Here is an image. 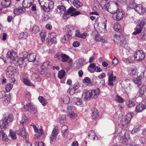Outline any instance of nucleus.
I'll return each instance as SVG.
<instances>
[{"mask_svg":"<svg viewBox=\"0 0 146 146\" xmlns=\"http://www.w3.org/2000/svg\"><path fill=\"white\" fill-rule=\"evenodd\" d=\"M140 129L139 127H134L133 130L131 131V133L132 134H134L135 133H136L140 131Z\"/></svg>","mask_w":146,"mask_h":146,"instance_id":"56","label":"nucleus"},{"mask_svg":"<svg viewBox=\"0 0 146 146\" xmlns=\"http://www.w3.org/2000/svg\"><path fill=\"white\" fill-rule=\"evenodd\" d=\"M134 114L133 113H129L126 115L125 119L124 120L127 124L129 123L131 121V119L133 116Z\"/></svg>","mask_w":146,"mask_h":146,"instance_id":"21","label":"nucleus"},{"mask_svg":"<svg viewBox=\"0 0 146 146\" xmlns=\"http://www.w3.org/2000/svg\"><path fill=\"white\" fill-rule=\"evenodd\" d=\"M92 117L93 119L96 120L99 117V111L95 108H92Z\"/></svg>","mask_w":146,"mask_h":146,"instance_id":"13","label":"nucleus"},{"mask_svg":"<svg viewBox=\"0 0 146 146\" xmlns=\"http://www.w3.org/2000/svg\"><path fill=\"white\" fill-rule=\"evenodd\" d=\"M61 57V61L63 62H65L67 60L68 56L65 54H62Z\"/></svg>","mask_w":146,"mask_h":146,"instance_id":"48","label":"nucleus"},{"mask_svg":"<svg viewBox=\"0 0 146 146\" xmlns=\"http://www.w3.org/2000/svg\"><path fill=\"white\" fill-rule=\"evenodd\" d=\"M24 60H23V58L20 57L18 60L17 64H18L20 68H22V64L24 63Z\"/></svg>","mask_w":146,"mask_h":146,"instance_id":"42","label":"nucleus"},{"mask_svg":"<svg viewBox=\"0 0 146 146\" xmlns=\"http://www.w3.org/2000/svg\"><path fill=\"white\" fill-rule=\"evenodd\" d=\"M100 89L98 88L95 90L90 91V94L91 95V98H96L100 93Z\"/></svg>","mask_w":146,"mask_h":146,"instance_id":"17","label":"nucleus"},{"mask_svg":"<svg viewBox=\"0 0 146 146\" xmlns=\"http://www.w3.org/2000/svg\"><path fill=\"white\" fill-rule=\"evenodd\" d=\"M25 97L27 98L29 100H30L31 98V95L30 94L29 92L26 91L25 92Z\"/></svg>","mask_w":146,"mask_h":146,"instance_id":"62","label":"nucleus"},{"mask_svg":"<svg viewBox=\"0 0 146 146\" xmlns=\"http://www.w3.org/2000/svg\"><path fill=\"white\" fill-rule=\"evenodd\" d=\"M108 74H109V75L108 84L109 86H113L114 85L113 82H115V81L116 77L115 76H113V71L111 70L110 71Z\"/></svg>","mask_w":146,"mask_h":146,"instance_id":"9","label":"nucleus"},{"mask_svg":"<svg viewBox=\"0 0 146 146\" xmlns=\"http://www.w3.org/2000/svg\"><path fill=\"white\" fill-rule=\"evenodd\" d=\"M113 28L114 30L116 31H118L120 30V25L118 23H115L113 26Z\"/></svg>","mask_w":146,"mask_h":146,"instance_id":"50","label":"nucleus"},{"mask_svg":"<svg viewBox=\"0 0 146 146\" xmlns=\"http://www.w3.org/2000/svg\"><path fill=\"white\" fill-rule=\"evenodd\" d=\"M146 92V86H142L139 89V97H141Z\"/></svg>","mask_w":146,"mask_h":146,"instance_id":"23","label":"nucleus"},{"mask_svg":"<svg viewBox=\"0 0 146 146\" xmlns=\"http://www.w3.org/2000/svg\"><path fill=\"white\" fill-rule=\"evenodd\" d=\"M74 6L77 8H79L83 5L82 3L77 0H74L73 2Z\"/></svg>","mask_w":146,"mask_h":146,"instance_id":"32","label":"nucleus"},{"mask_svg":"<svg viewBox=\"0 0 146 146\" xmlns=\"http://www.w3.org/2000/svg\"><path fill=\"white\" fill-rule=\"evenodd\" d=\"M58 132V126H56L54 128L52 134V135L57 136Z\"/></svg>","mask_w":146,"mask_h":146,"instance_id":"45","label":"nucleus"},{"mask_svg":"<svg viewBox=\"0 0 146 146\" xmlns=\"http://www.w3.org/2000/svg\"><path fill=\"white\" fill-rule=\"evenodd\" d=\"M76 9L72 6L70 7L67 10V11L65 12L63 14L62 17L64 19H65L68 18L67 15L70 14V15L72 17H74L80 15L81 13L78 11H76Z\"/></svg>","mask_w":146,"mask_h":146,"instance_id":"4","label":"nucleus"},{"mask_svg":"<svg viewBox=\"0 0 146 146\" xmlns=\"http://www.w3.org/2000/svg\"><path fill=\"white\" fill-rule=\"evenodd\" d=\"M69 114V117L71 119H73L74 117L76 116V114L73 111V112L68 113Z\"/></svg>","mask_w":146,"mask_h":146,"instance_id":"63","label":"nucleus"},{"mask_svg":"<svg viewBox=\"0 0 146 146\" xmlns=\"http://www.w3.org/2000/svg\"><path fill=\"white\" fill-rule=\"evenodd\" d=\"M3 7L6 8L8 7L10 4V1L9 0H5L1 4Z\"/></svg>","mask_w":146,"mask_h":146,"instance_id":"34","label":"nucleus"},{"mask_svg":"<svg viewBox=\"0 0 146 146\" xmlns=\"http://www.w3.org/2000/svg\"><path fill=\"white\" fill-rule=\"evenodd\" d=\"M133 56L135 60L141 61L145 58V53L142 50H138L136 51Z\"/></svg>","mask_w":146,"mask_h":146,"instance_id":"5","label":"nucleus"},{"mask_svg":"<svg viewBox=\"0 0 146 146\" xmlns=\"http://www.w3.org/2000/svg\"><path fill=\"white\" fill-rule=\"evenodd\" d=\"M22 81L27 86H29L32 85V83L30 81L27 79L23 78L22 80Z\"/></svg>","mask_w":146,"mask_h":146,"instance_id":"53","label":"nucleus"},{"mask_svg":"<svg viewBox=\"0 0 146 146\" xmlns=\"http://www.w3.org/2000/svg\"><path fill=\"white\" fill-rule=\"evenodd\" d=\"M13 86V84H10V83H9L7 84L5 87L6 92H9L12 88Z\"/></svg>","mask_w":146,"mask_h":146,"instance_id":"43","label":"nucleus"},{"mask_svg":"<svg viewBox=\"0 0 146 146\" xmlns=\"http://www.w3.org/2000/svg\"><path fill=\"white\" fill-rule=\"evenodd\" d=\"M137 5L132 1L130 3L129 5L128 6L127 8H129L130 9H134L135 10L136 7Z\"/></svg>","mask_w":146,"mask_h":146,"instance_id":"44","label":"nucleus"},{"mask_svg":"<svg viewBox=\"0 0 146 146\" xmlns=\"http://www.w3.org/2000/svg\"><path fill=\"white\" fill-rule=\"evenodd\" d=\"M41 9L45 12L52 11L54 7V3L52 0H38Z\"/></svg>","mask_w":146,"mask_h":146,"instance_id":"1","label":"nucleus"},{"mask_svg":"<svg viewBox=\"0 0 146 146\" xmlns=\"http://www.w3.org/2000/svg\"><path fill=\"white\" fill-rule=\"evenodd\" d=\"M83 95L84 96V99L85 100H87L91 98L90 94V90H85L84 91Z\"/></svg>","mask_w":146,"mask_h":146,"instance_id":"16","label":"nucleus"},{"mask_svg":"<svg viewBox=\"0 0 146 146\" xmlns=\"http://www.w3.org/2000/svg\"><path fill=\"white\" fill-rule=\"evenodd\" d=\"M31 111H32L33 112L34 114H36L37 113V108L34 107L33 105L31 108L30 109Z\"/></svg>","mask_w":146,"mask_h":146,"instance_id":"59","label":"nucleus"},{"mask_svg":"<svg viewBox=\"0 0 146 146\" xmlns=\"http://www.w3.org/2000/svg\"><path fill=\"white\" fill-rule=\"evenodd\" d=\"M83 82V83H88L92 85V82L91 81V79L88 77H86L84 79Z\"/></svg>","mask_w":146,"mask_h":146,"instance_id":"49","label":"nucleus"},{"mask_svg":"<svg viewBox=\"0 0 146 146\" xmlns=\"http://www.w3.org/2000/svg\"><path fill=\"white\" fill-rule=\"evenodd\" d=\"M118 59L116 57L114 58L112 61V64L115 66L117 65L118 63Z\"/></svg>","mask_w":146,"mask_h":146,"instance_id":"61","label":"nucleus"},{"mask_svg":"<svg viewBox=\"0 0 146 146\" xmlns=\"http://www.w3.org/2000/svg\"><path fill=\"white\" fill-rule=\"evenodd\" d=\"M119 33L117 32V34L114 35V40H118V41H120L119 44L121 46L124 44V41L125 39L122 34L120 33L119 34Z\"/></svg>","mask_w":146,"mask_h":146,"instance_id":"8","label":"nucleus"},{"mask_svg":"<svg viewBox=\"0 0 146 146\" xmlns=\"http://www.w3.org/2000/svg\"><path fill=\"white\" fill-rule=\"evenodd\" d=\"M40 35L41 37V39L42 41V42H43L45 40V35L44 32H41L40 33Z\"/></svg>","mask_w":146,"mask_h":146,"instance_id":"60","label":"nucleus"},{"mask_svg":"<svg viewBox=\"0 0 146 146\" xmlns=\"http://www.w3.org/2000/svg\"><path fill=\"white\" fill-rule=\"evenodd\" d=\"M74 103L75 105H80L82 104L81 99L80 98H75L74 99Z\"/></svg>","mask_w":146,"mask_h":146,"instance_id":"40","label":"nucleus"},{"mask_svg":"<svg viewBox=\"0 0 146 146\" xmlns=\"http://www.w3.org/2000/svg\"><path fill=\"white\" fill-rule=\"evenodd\" d=\"M38 99L43 106H45L47 104V102L43 96H39L38 97Z\"/></svg>","mask_w":146,"mask_h":146,"instance_id":"30","label":"nucleus"},{"mask_svg":"<svg viewBox=\"0 0 146 146\" xmlns=\"http://www.w3.org/2000/svg\"><path fill=\"white\" fill-rule=\"evenodd\" d=\"M13 116L12 114L9 115L0 120V127L1 130H4L9 127L8 123L13 120Z\"/></svg>","mask_w":146,"mask_h":146,"instance_id":"3","label":"nucleus"},{"mask_svg":"<svg viewBox=\"0 0 146 146\" xmlns=\"http://www.w3.org/2000/svg\"><path fill=\"white\" fill-rule=\"evenodd\" d=\"M15 70L14 67L9 66L6 70V74L8 77H11L15 72Z\"/></svg>","mask_w":146,"mask_h":146,"instance_id":"10","label":"nucleus"},{"mask_svg":"<svg viewBox=\"0 0 146 146\" xmlns=\"http://www.w3.org/2000/svg\"><path fill=\"white\" fill-rule=\"evenodd\" d=\"M6 96H5L4 98V101L6 103H8L9 102L11 99V96L10 94L7 95L6 94Z\"/></svg>","mask_w":146,"mask_h":146,"instance_id":"52","label":"nucleus"},{"mask_svg":"<svg viewBox=\"0 0 146 146\" xmlns=\"http://www.w3.org/2000/svg\"><path fill=\"white\" fill-rule=\"evenodd\" d=\"M141 79H139L137 77L136 78H134L133 79V81L134 82L137 84L138 86H140L141 85Z\"/></svg>","mask_w":146,"mask_h":146,"instance_id":"47","label":"nucleus"},{"mask_svg":"<svg viewBox=\"0 0 146 146\" xmlns=\"http://www.w3.org/2000/svg\"><path fill=\"white\" fill-rule=\"evenodd\" d=\"M68 129V126L66 125L63 126L61 128V131L62 133L66 132Z\"/></svg>","mask_w":146,"mask_h":146,"instance_id":"58","label":"nucleus"},{"mask_svg":"<svg viewBox=\"0 0 146 146\" xmlns=\"http://www.w3.org/2000/svg\"><path fill=\"white\" fill-rule=\"evenodd\" d=\"M146 24V21L144 19H142L139 21L138 24L137 25L143 29Z\"/></svg>","mask_w":146,"mask_h":146,"instance_id":"27","label":"nucleus"},{"mask_svg":"<svg viewBox=\"0 0 146 146\" xmlns=\"http://www.w3.org/2000/svg\"><path fill=\"white\" fill-rule=\"evenodd\" d=\"M101 5L102 7H104L106 9L108 10V8H110V7L111 4H110L109 2H107V1L106 0H103L101 1Z\"/></svg>","mask_w":146,"mask_h":146,"instance_id":"20","label":"nucleus"},{"mask_svg":"<svg viewBox=\"0 0 146 146\" xmlns=\"http://www.w3.org/2000/svg\"><path fill=\"white\" fill-rule=\"evenodd\" d=\"M135 11L139 14L144 13L145 11V8L141 4L137 5Z\"/></svg>","mask_w":146,"mask_h":146,"instance_id":"15","label":"nucleus"},{"mask_svg":"<svg viewBox=\"0 0 146 146\" xmlns=\"http://www.w3.org/2000/svg\"><path fill=\"white\" fill-rule=\"evenodd\" d=\"M74 27L71 25H68L66 26L65 35L64 37L62 38L61 42L62 43H64L66 41H68L71 38L72 34L73 33V31L74 30Z\"/></svg>","mask_w":146,"mask_h":146,"instance_id":"2","label":"nucleus"},{"mask_svg":"<svg viewBox=\"0 0 146 146\" xmlns=\"http://www.w3.org/2000/svg\"><path fill=\"white\" fill-rule=\"evenodd\" d=\"M125 14L123 11L121 9L118 10L113 15L114 19L117 21L121 20L124 17Z\"/></svg>","mask_w":146,"mask_h":146,"instance_id":"6","label":"nucleus"},{"mask_svg":"<svg viewBox=\"0 0 146 146\" xmlns=\"http://www.w3.org/2000/svg\"><path fill=\"white\" fill-rule=\"evenodd\" d=\"M68 104L66 111L68 113L73 112L74 111V107L71 103H69Z\"/></svg>","mask_w":146,"mask_h":146,"instance_id":"26","label":"nucleus"},{"mask_svg":"<svg viewBox=\"0 0 146 146\" xmlns=\"http://www.w3.org/2000/svg\"><path fill=\"white\" fill-rule=\"evenodd\" d=\"M25 9H23L21 7H18L14 9V13L16 15H19L22 12H25Z\"/></svg>","mask_w":146,"mask_h":146,"instance_id":"22","label":"nucleus"},{"mask_svg":"<svg viewBox=\"0 0 146 146\" xmlns=\"http://www.w3.org/2000/svg\"><path fill=\"white\" fill-rule=\"evenodd\" d=\"M49 17L48 15L44 13L42 16V20L43 21H46L48 20Z\"/></svg>","mask_w":146,"mask_h":146,"instance_id":"54","label":"nucleus"},{"mask_svg":"<svg viewBox=\"0 0 146 146\" xmlns=\"http://www.w3.org/2000/svg\"><path fill=\"white\" fill-rule=\"evenodd\" d=\"M57 9L59 11V13L62 14L63 12L64 13L66 10V8L63 5H59L57 7Z\"/></svg>","mask_w":146,"mask_h":146,"instance_id":"36","label":"nucleus"},{"mask_svg":"<svg viewBox=\"0 0 146 146\" xmlns=\"http://www.w3.org/2000/svg\"><path fill=\"white\" fill-rule=\"evenodd\" d=\"M61 100L62 102L65 104L69 103L70 101V98L67 95H63L61 97Z\"/></svg>","mask_w":146,"mask_h":146,"instance_id":"19","label":"nucleus"},{"mask_svg":"<svg viewBox=\"0 0 146 146\" xmlns=\"http://www.w3.org/2000/svg\"><path fill=\"white\" fill-rule=\"evenodd\" d=\"M32 77L34 80L38 81H40L41 79L39 77L38 74V73H34L32 74Z\"/></svg>","mask_w":146,"mask_h":146,"instance_id":"38","label":"nucleus"},{"mask_svg":"<svg viewBox=\"0 0 146 146\" xmlns=\"http://www.w3.org/2000/svg\"><path fill=\"white\" fill-rule=\"evenodd\" d=\"M22 5L23 7L25 8H29L31 6V4L27 1V0H23L22 1Z\"/></svg>","mask_w":146,"mask_h":146,"instance_id":"33","label":"nucleus"},{"mask_svg":"<svg viewBox=\"0 0 146 146\" xmlns=\"http://www.w3.org/2000/svg\"><path fill=\"white\" fill-rule=\"evenodd\" d=\"M21 132V136L25 139L27 140V139L28 135V134L26 132L25 129L23 127L21 130H20Z\"/></svg>","mask_w":146,"mask_h":146,"instance_id":"24","label":"nucleus"},{"mask_svg":"<svg viewBox=\"0 0 146 146\" xmlns=\"http://www.w3.org/2000/svg\"><path fill=\"white\" fill-rule=\"evenodd\" d=\"M119 9L117 3L113 2L111 4L110 7L108 8V11L111 13L114 14Z\"/></svg>","mask_w":146,"mask_h":146,"instance_id":"7","label":"nucleus"},{"mask_svg":"<svg viewBox=\"0 0 146 146\" xmlns=\"http://www.w3.org/2000/svg\"><path fill=\"white\" fill-rule=\"evenodd\" d=\"M9 135L13 139H16V137L15 135V133L13 130L11 129L10 130Z\"/></svg>","mask_w":146,"mask_h":146,"instance_id":"46","label":"nucleus"},{"mask_svg":"<svg viewBox=\"0 0 146 146\" xmlns=\"http://www.w3.org/2000/svg\"><path fill=\"white\" fill-rule=\"evenodd\" d=\"M28 58L29 61L30 62H33L35 60L36 57L33 54H30Z\"/></svg>","mask_w":146,"mask_h":146,"instance_id":"41","label":"nucleus"},{"mask_svg":"<svg viewBox=\"0 0 146 146\" xmlns=\"http://www.w3.org/2000/svg\"><path fill=\"white\" fill-rule=\"evenodd\" d=\"M146 106L140 103L137 105L135 108V111L137 113L141 112L145 109Z\"/></svg>","mask_w":146,"mask_h":146,"instance_id":"14","label":"nucleus"},{"mask_svg":"<svg viewBox=\"0 0 146 146\" xmlns=\"http://www.w3.org/2000/svg\"><path fill=\"white\" fill-rule=\"evenodd\" d=\"M48 44L51 45L53 44H55L56 42V38H52L48 37L47 38Z\"/></svg>","mask_w":146,"mask_h":146,"instance_id":"29","label":"nucleus"},{"mask_svg":"<svg viewBox=\"0 0 146 146\" xmlns=\"http://www.w3.org/2000/svg\"><path fill=\"white\" fill-rule=\"evenodd\" d=\"M96 135L95 133L93 130H91L89 133L88 136L89 138L91 139L94 136Z\"/></svg>","mask_w":146,"mask_h":146,"instance_id":"57","label":"nucleus"},{"mask_svg":"<svg viewBox=\"0 0 146 146\" xmlns=\"http://www.w3.org/2000/svg\"><path fill=\"white\" fill-rule=\"evenodd\" d=\"M66 73L65 71L64 70H62L59 71L58 74V77L60 79H61L64 76Z\"/></svg>","mask_w":146,"mask_h":146,"instance_id":"39","label":"nucleus"},{"mask_svg":"<svg viewBox=\"0 0 146 146\" xmlns=\"http://www.w3.org/2000/svg\"><path fill=\"white\" fill-rule=\"evenodd\" d=\"M33 104L31 102L29 103L26 104L25 106H24V107L25 108V110L27 111H30V109L33 106Z\"/></svg>","mask_w":146,"mask_h":146,"instance_id":"37","label":"nucleus"},{"mask_svg":"<svg viewBox=\"0 0 146 146\" xmlns=\"http://www.w3.org/2000/svg\"><path fill=\"white\" fill-rule=\"evenodd\" d=\"M7 58L13 61H15L17 57V54L15 52L8 51L7 53Z\"/></svg>","mask_w":146,"mask_h":146,"instance_id":"12","label":"nucleus"},{"mask_svg":"<svg viewBox=\"0 0 146 146\" xmlns=\"http://www.w3.org/2000/svg\"><path fill=\"white\" fill-rule=\"evenodd\" d=\"M30 30L33 33L35 34L37 33L40 30L38 26L36 25H34L33 27L30 28Z\"/></svg>","mask_w":146,"mask_h":146,"instance_id":"25","label":"nucleus"},{"mask_svg":"<svg viewBox=\"0 0 146 146\" xmlns=\"http://www.w3.org/2000/svg\"><path fill=\"white\" fill-rule=\"evenodd\" d=\"M135 57L133 56L129 57L127 58H123V60L127 64H132L134 63Z\"/></svg>","mask_w":146,"mask_h":146,"instance_id":"18","label":"nucleus"},{"mask_svg":"<svg viewBox=\"0 0 146 146\" xmlns=\"http://www.w3.org/2000/svg\"><path fill=\"white\" fill-rule=\"evenodd\" d=\"M28 35V33L27 32H22L20 33L19 35V38L20 39H25Z\"/></svg>","mask_w":146,"mask_h":146,"instance_id":"31","label":"nucleus"},{"mask_svg":"<svg viewBox=\"0 0 146 146\" xmlns=\"http://www.w3.org/2000/svg\"><path fill=\"white\" fill-rule=\"evenodd\" d=\"M35 146H44V143L42 142H36L35 144Z\"/></svg>","mask_w":146,"mask_h":146,"instance_id":"64","label":"nucleus"},{"mask_svg":"<svg viewBox=\"0 0 146 146\" xmlns=\"http://www.w3.org/2000/svg\"><path fill=\"white\" fill-rule=\"evenodd\" d=\"M33 127L35 132L36 133L35 135V136H36L37 137H39L43 133L44 131L42 129V126H40V127L39 130L37 129L36 125H34Z\"/></svg>","mask_w":146,"mask_h":146,"instance_id":"11","label":"nucleus"},{"mask_svg":"<svg viewBox=\"0 0 146 146\" xmlns=\"http://www.w3.org/2000/svg\"><path fill=\"white\" fill-rule=\"evenodd\" d=\"M27 118L26 116L24 115L22 117V120L20 121V123L21 124H22V125L23 126L24 123L27 122Z\"/></svg>","mask_w":146,"mask_h":146,"instance_id":"55","label":"nucleus"},{"mask_svg":"<svg viewBox=\"0 0 146 146\" xmlns=\"http://www.w3.org/2000/svg\"><path fill=\"white\" fill-rule=\"evenodd\" d=\"M126 105L128 108H131L134 107L135 105L134 102L132 100H129L126 102Z\"/></svg>","mask_w":146,"mask_h":146,"instance_id":"35","label":"nucleus"},{"mask_svg":"<svg viewBox=\"0 0 146 146\" xmlns=\"http://www.w3.org/2000/svg\"><path fill=\"white\" fill-rule=\"evenodd\" d=\"M115 100L119 103H122L123 102L124 99L120 96L117 95L115 96Z\"/></svg>","mask_w":146,"mask_h":146,"instance_id":"51","label":"nucleus"},{"mask_svg":"<svg viewBox=\"0 0 146 146\" xmlns=\"http://www.w3.org/2000/svg\"><path fill=\"white\" fill-rule=\"evenodd\" d=\"M143 29L137 25L134 29L135 31L132 33L133 35H136L141 33Z\"/></svg>","mask_w":146,"mask_h":146,"instance_id":"28","label":"nucleus"}]
</instances>
